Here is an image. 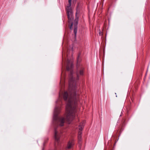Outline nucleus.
Returning a JSON list of instances; mask_svg holds the SVG:
<instances>
[{"instance_id":"obj_1","label":"nucleus","mask_w":150,"mask_h":150,"mask_svg":"<svg viewBox=\"0 0 150 150\" xmlns=\"http://www.w3.org/2000/svg\"><path fill=\"white\" fill-rule=\"evenodd\" d=\"M69 91H65L63 94L64 99L67 102L65 118L58 117L57 115L59 113V110L56 108L55 110L54 119L61 127L64 125L65 119L69 124L74 119L76 112V103L79 100V96L76 93L75 83L71 75L69 80Z\"/></svg>"},{"instance_id":"obj_2","label":"nucleus","mask_w":150,"mask_h":150,"mask_svg":"<svg viewBox=\"0 0 150 150\" xmlns=\"http://www.w3.org/2000/svg\"><path fill=\"white\" fill-rule=\"evenodd\" d=\"M78 19H68V23L70 25V28L71 30L72 28V26L73 25L74 26V32L75 36H76L77 32V28L78 23Z\"/></svg>"},{"instance_id":"obj_3","label":"nucleus","mask_w":150,"mask_h":150,"mask_svg":"<svg viewBox=\"0 0 150 150\" xmlns=\"http://www.w3.org/2000/svg\"><path fill=\"white\" fill-rule=\"evenodd\" d=\"M71 0H69L68 2L69 4L66 8L67 11V14L68 19H74L73 16V12L71 7Z\"/></svg>"},{"instance_id":"obj_4","label":"nucleus","mask_w":150,"mask_h":150,"mask_svg":"<svg viewBox=\"0 0 150 150\" xmlns=\"http://www.w3.org/2000/svg\"><path fill=\"white\" fill-rule=\"evenodd\" d=\"M77 69L76 71V75L77 76V79L78 80L79 77L80 76H82L84 74V68L83 66L79 65L78 64L77 66Z\"/></svg>"},{"instance_id":"obj_5","label":"nucleus","mask_w":150,"mask_h":150,"mask_svg":"<svg viewBox=\"0 0 150 150\" xmlns=\"http://www.w3.org/2000/svg\"><path fill=\"white\" fill-rule=\"evenodd\" d=\"M82 15V11L81 7L80 6L79 4H78L77 9H76V19H79V18H81L80 17Z\"/></svg>"},{"instance_id":"obj_6","label":"nucleus","mask_w":150,"mask_h":150,"mask_svg":"<svg viewBox=\"0 0 150 150\" xmlns=\"http://www.w3.org/2000/svg\"><path fill=\"white\" fill-rule=\"evenodd\" d=\"M59 136L58 134V132L57 129L55 128L54 130V138L55 140V146H56L57 143L58 144L59 142Z\"/></svg>"},{"instance_id":"obj_7","label":"nucleus","mask_w":150,"mask_h":150,"mask_svg":"<svg viewBox=\"0 0 150 150\" xmlns=\"http://www.w3.org/2000/svg\"><path fill=\"white\" fill-rule=\"evenodd\" d=\"M81 134L82 132L79 131L78 132V144H79V147L80 149L81 148L82 145V141H81Z\"/></svg>"},{"instance_id":"obj_8","label":"nucleus","mask_w":150,"mask_h":150,"mask_svg":"<svg viewBox=\"0 0 150 150\" xmlns=\"http://www.w3.org/2000/svg\"><path fill=\"white\" fill-rule=\"evenodd\" d=\"M74 145V141L73 140H71L69 141L67 144V149H71Z\"/></svg>"},{"instance_id":"obj_9","label":"nucleus","mask_w":150,"mask_h":150,"mask_svg":"<svg viewBox=\"0 0 150 150\" xmlns=\"http://www.w3.org/2000/svg\"><path fill=\"white\" fill-rule=\"evenodd\" d=\"M73 66V63H69L68 60V63L67 66V71H70L72 68Z\"/></svg>"},{"instance_id":"obj_10","label":"nucleus","mask_w":150,"mask_h":150,"mask_svg":"<svg viewBox=\"0 0 150 150\" xmlns=\"http://www.w3.org/2000/svg\"><path fill=\"white\" fill-rule=\"evenodd\" d=\"M83 125V124L82 123H81L79 125V129L80 130L79 131H80L81 132V131L83 129V125Z\"/></svg>"},{"instance_id":"obj_11","label":"nucleus","mask_w":150,"mask_h":150,"mask_svg":"<svg viewBox=\"0 0 150 150\" xmlns=\"http://www.w3.org/2000/svg\"><path fill=\"white\" fill-rule=\"evenodd\" d=\"M83 125V124L82 123H81L79 125V129L80 130L79 131H80L81 132V131L83 129V125Z\"/></svg>"},{"instance_id":"obj_12","label":"nucleus","mask_w":150,"mask_h":150,"mask_svg":"<svg viewBox=\"0 0 150 150\" xmlns=\"http://www.w3.org/2000/svg\"><path fill=\"white\" fill-rule=\"evenodd\" d=\"M99 34L100 35H101V31L99 32Z\"/></svg>"}]
</instances>
